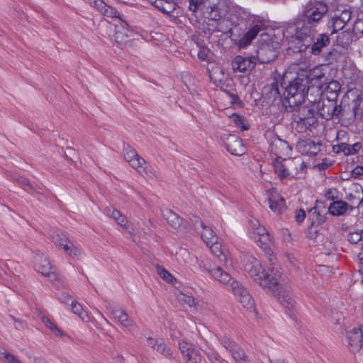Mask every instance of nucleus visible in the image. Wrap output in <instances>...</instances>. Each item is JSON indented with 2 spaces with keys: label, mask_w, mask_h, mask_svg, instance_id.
<instances>
[{
  "label": "nucleus",
  "mask_w": 363,
  "mask_h": 363,
  "mask_svg": "<svg viewBox=\"0 0 363 363\" xmlns=\"http://www.w3.org/2000/svg\"><path fill=\"white\" fill-rule=\"evenodd\" d=\"M276 260L274 256L269 255V261L271 266L264 269L261 262L251 253L246 252L242 255L245 272L263 289L272 291L284 307L292 310L296 303L289 287H283L281 284L282 274Z\"/></svg>",
  "instance_id": "nucleus-1"
},
{
  "label": "nucleus",
  "mask_w": 363,
  "mask_h": 363,
  "mask_svg": "<svg viewBox=\"0 0 363 363\" xmlns=\"http://www.w3.org/2000/svg\"><path fill=\"white\" fill-rule=\"evenodd\" d=\"M189 257V253L186 249L181 248L176 253V257L178 262H186L187 258Z\"/></svg>",
  "instance_id": "nucleus-48"
},
{
  "label": "nucleus",
  "mask_w": 363,
  "mask_h": 363,
  "mask_svg": "<svg viewBox=\"0 0 363 363\" xmlns=\"http://www.w3.org/2000/svg\"><path fill=\"white\" fill-rule=\"evenodd\" d=\"M147 345L152 347L154 350H155L156 347L157 346V344L160 342V340H155L152 337H149L147 340Z\"/></svg>",
  "instance_id": "nucleus-59"
},
{
  "label": "nucleus",
  "mask_w": 363,
  "mask_h": 363,
  "mask_svg": "<svg viewBox=\"0 0 363 363\" xmlns=\"http://www.w3.org/2000/svg\"><path fill=\"white\" fill-rule=\"evenodd\" d=\"M112 318L125 328L130 329L135 326L133 320L128 316L124 310L118 308L111 311Z\"/></svg>",
  "instance_id": "nucleus-22"
},
{
  "label": "nucleus",
  "mask_w": 363,
  "mask_h": 363,
  "mask_svg": "<svg viewBox=\"0 0 363 363\" xmlns=\"http://www.w3.org/2000/svg\"><path fill=\"white\" fill-rule=\"evenodd\" d=\"M325 197L329 200H334V190L330 189L325 194Z\"/></svg>",
  "instance_id": "nucleus-60"
},
{
  "label": "nucleus",
  "mask_w": 363,
  "mask_h": 363,
  "mask_svg": "<svg viewBox=\"0 0 363 363\" xmlns=\"http://www.w3.org/2000/svg\"><path fill=\"white\" fill-rule=\"evenodd\" d=\"M362 147V144L360 142L355 143L354 144H347L345 143H341L337 145V152H342L345 155H353L359 152Z\"/></svg>",
  "instance_id": "nucleus-28"
},
{
  "label": "nucleus",
  "mask_w": 363,
  "mask_h": 363,
  "mask_svg": "<svg viewBox=\"0 0 363 363\" xmlns=\"http://www.w3.org/2000/svg\"><path fill=\"white\" fill-rule=\"evenodd\" d=\"M353 188L354 189V191L356 193V195L353 196L352 194H350L348 196V199L350 201L352 199H357L358 202H360L363 200V190L361 186L354 184Z\"/></svg>",
  "instance_id": "nucleus-44"
},
{
  "label": "nucleus",
  "mask_w": 363,
  "mask_h": 363,
  "mask_svg": "<svg viewBox=\"0 0 363 363\" xmlns=\"http://www.w3.org/2000/svg\"><path fill=\"white\" fill-rule=\"evenodd\" d=\"M333 108H332L333 118L334 116H339L342 111L341 106L337 105L336 101L335 99H333Z\"/></svg>",
  "instance_id": "nucleus-51"
},
{
  "label": "nucleus",
  "mask_w": 363,
  "mask_h": 363,
  "mask_svg": "<svg viewBox=\"0 0 363 363\" xmlns=\"http://www.w3.org/2000/svg\"><path fill=\"white\" fill-rule=\"evenodd\" d=\"M348 209V204L343 201H333L328 208V211L333 216H342Z\"/></svg>",
  "instance_id": "nucleus-29"
},
{
  "label": "nucleus",
  "mask_w": 363,
  "mask_h": 363,
  "mask_svg": "<svg viewBox=\"0 0 363 363\" xmlns=\"http://www.w3.org/2000/svg\"><path fill=\"white\" fill-rule=\"evenodd\" d=\"M221 344L227 349L231 351L233 349L232 342L227 338H224L221 340Z\"/></svg>",
  "instance_id": "nucleus-58"
},
{
  "label": "nucleus",
  "mask_w": 363,
  "mask_h": 363,
  "mask_svg": "<svg viewBox=\"0 0 363 363\" xmlns=\"http://www.w3.org/2000/svg\"><path fill=\"white\" fill-rule=\"evenodd\" d=\"M116 222L118 225H120L123 228H124V229L128 228V220L125 216H122L121 218H120V219L118 220H116Z\"/></svg>",
  "instance_id": "nucleus-56"
},
{
  "label": "nucleus",
  "mask_w": 363,
  "mask_h": 363,
  "mask_svg": "<svg viewBox=\"0 0 363 363\" xmlns=\"http://www.w3.org/2000/svg\"><path fill=\"white\" fill-rule=\"evenodd\" d=\"M358 259L361 264H363V242L361 248V252L358 254Z\"/></svg>",
  "instance_id": "nucleus-61"
},
{
  "label": "nucleus",
  "mask_w": 363,
  "mask_h": 363,
  "mask_svg": "<svg viewBox=\"0 0 363 363\" xmlns=\"http://www.w3.org/2000/svg\"><path fill=\"white\" fill-rule=\"evenodd\" d=\"M328 11L327 5L316 0L310 1L304 10V18L309 23H318Z\"/></svg>",
  "instance_id": "nucleus-8"
},
{
  "label": "nucleus",
  "mask_w": 363,
  "mask_h": 363,
  "mask_svg": "<svg viewBox=\"0 0 363 363\" xmlns=\"http://www.w3.org/2000/svg\"><path fill=\"white\" fill-rule=\"evenodd\" d=\"M318 166L320 167V168L324 169L330 166V164L326 163L325 161H323L321 164H318Z\"/></svg>",
  "instance_id": "nucleus-64"
},
{
  "label": "nucleus",
  "mask_w": 363,
  "mask_h": 363,
  "mask_svg": "<svg viewBox=\"0 0 363 363\" xmlns=\"http://www.w3.org/2000/svg\"><path fill=\"white\" fill-rule=\"evenodd\" d=\"M363 231H354L349 233L347 239L350 243L357 244L359 242L360 245L362 246L363 242Z\"/></svg>",
  "instance_id": "nucleus-40"
},
{
  "label": "nucleus",
  "mask_w": 363,
  "mask_h": 363,
  "mask_svg": "<svg viewBox=\"0 0 363 363\" xmlns=\"http://www.w3.org/2000/svg\"><path fill=\"white\" fill-rule=\"evenodd\" d=\"M352 30L354 32L355 35L357 33L363 35V17L354 21Z\"/></svg>",
  "instance_id": "nucleus-49"
},
{
  "label": "nucleus",
  "mask_w": 363,
  "mask_h": 363,
  "mask_svg": "<svg viewBox=\"0 0 363 363\" xmlns=\"http://www.w3.org/2000/svg\"><path fill=\"white\" fill-rule=\"evenodd\" d=\"M226 150L232 155L241 156L246 150L242 140L235 135H228L223 140Z\"/></svg>",
  "instance_id": "nucleus-13"
},
{
  "label": "nucleus",
  "mask_w": 363,
  "mask_h": 363,
  "mask_svg": "<svg viewBox=\"0 0 363 363\" xmlns=\"http://www.w3.org/2000/svg\"><path fill=\"white\" fill-rule=\"evenodd\" d=\"M252 227L254 228L252 236L256 235L258 237L262 236V235H265L267 233H269L264 227L260 225L257 223V221L255 220V223L252 222Z\"/></svg>",
  "instance_id": "nucleus-45"
},
{
  "label": "nucleus",
  "mask_w": 363,
  "mask_h": 363,
  "mask_svg": "<svg viewBox=\"0 0 363 363\" xmlns=\"http://www.w3.org/2000/svg\"><path fill=\"white\" fill-rule=\"evenodd\" d=\"M190 220L194 229L200 233L201 238L207 245H210L211 243H213L217 240L213 230L210 227L206 225L199 218L193 216Z\"/></svg>",
  "instance_id": "nucleus-11"
},
{
  "label": "nucleus",
  "mask_w": 363,
  "mask_h": 363,
  "mask_svg": "<svg viewBox=\"0 0 363 363\" xmlns=\"http://www.w3.org/2000/svg\"><path fill=\"white\" fill-rule=\"evenodd\" d=\"M155 350L166 357H171L172 356V350L168 347L162 340H160V342L157 344Z\"/></svg>",
  "instance_id": "nucleus-42"
},
{
  "label": "nucleus",
  "mask_w": 363,
  "mask_h": 363,
  "mask_svg": "<svg viewBox=\"0 0 363 363\" xmlns=\"http://www.w3.org/2000/svg\"><path fill=\"white\" fill-rule=\"evenodd\" d=\"M346 338L350 350L358 351L363 345V328H354L347 332Z\"/></svg>",
  "instance_id": "nucleus-15"
},
{
  "label": "nucleus",
  "mask_w": 363,
  "mask_h": 363,
  "mask_svg": "<svg viewBox=\"0 0 363 363\" xmlns=\"http://www.w3.org/2000/svg\"><path fill=\"white\" fill-rule=\"evenodd\" d=\"M294 161L291 160L277 159L273 164L275 173L280 179H284L290 176Z\"/></svg>",
  "instance_id": "nucleus-20"
},
{
  "label": "nucleus",
  "mask_w": 363,
  "mask_h": 363,
  "mask_svg": "<svg viewBox=\"0 0 363 363\" xmlns=\"http://www.w3.org/2000/svg\"><path fill=\"white\" fill-rule=\"evenodd\" d=\"M267 199L270 209L276 213L280 214L286 209L284 199L274 189L267 191Z\"/></svg>",
  "instance_id": "nucleus-14"
},
{
  "label": "nucleus",
  "mask_w": 363,
  "mask_h": 363,
  "mask_svg": "<svg viewBox=\"0 0 363 363\" xmlns=\"http://www.w3.org/2000/svg\"><path fill=\"white\" fill-rule=\"evenodd\" d=\"M0 359L4 363H22L16 357L4 349L0 350Z\"/></svg>",
  "instance_id": "nucleus-39"
},
{
  "label": "nucleus",
  "mask_w": 363,
  "mask_h": 363,
  "mask_svg": "<svg viewBox=\"0 0 363 363\" xmlns=\"http://www.w3.org/2000/svg\"><path fill=\"white\" fill-rule=\"evenodd\" d=\"M256 65L255 57H242L236 56L232 62V68L235 72H245L251 71Z\"/></svg>",
  "instance_id": "nucleus-17"
},
{
  "label": "nucleus",
  "mask_w": 363,
  "mask_h": 363,
  "mask_svg": "<svg viewBox=\"0 0 363 363\" xmlns=\"http://www.w3.org/2000/svg\"><path fill=\"white\" fill-rule=\"evenodd\" d=\"M306 218V212L302 209L296 210L295 218L298 223H301Z\"/></svg>",
  "instance_id": "nucleus-52"
},
{
  "label": "nucleus",
  "mask_w": 363,
  "mask_h": 363,
  "mask_svg": "<svg viewBox=\"0 0 363 363\" xmlns=\"http://www.w3.org/2000/svg\"><path fill=\"white\" fill-rule=\"evenodd\" d=\"M35 270L52 282L58 280L59 276L55 267L52 266L48 258L43 254H36L34 257Z\"/></svg>",
  "instance_id": "nucleus-7"
},
{
  "label": "nucleus",
  "mask_w": 363,
  "mask_h": 363,
  "mask_svg": "<svg viewBox=\"0 0 363 363\" xmlns=\"http://www.w3.org/2000/svg\"><path fill=\"white\" fill-rule=\"evenodd\" d=\"M337 54V52L335 50H334L333 52H330L328 53V60L335 58V57L336 56Z\"/></svg>",
  "instance_id": "nucleus-63"
},
{
  "label": "nucleus",
  "mask_w": 363,
  "mask_h": 363,
  "mask_svg": "<svg viewBox=\"0 0 363 363\" xmlns=\"http://www.w3.org/2000/svg\"><path fill=\"white\" fill-rule=\"evenodd\" d=\"M231 120L238 126L240 127L242 130L248 129V127L245 125L243 118L238 114H233L231 116Z\"/></svg>",
  "instance_id": "nucleus-47"
},
{
  "label": "nucleus",
  "mask_w": 363,
  "mask_h": 363,
  "mask_svg": "<svg viewBox=\"0 0 363 363\" xmlns=\"http://www.w3.org/2000/svg\"><path fill=\"white\" fill-rule=\"evenodd\" d=\"M209 52L208 49L207 48H201L198 52V57L201 60H206L208 57V54Z\"/></svg>",
  "instance_id": "nucleus-54"
},
{
  "label": "nucleus",
  "mask_w": 363,
  "mask_h": 363,
  "mask_svg": "<svg viewBox=\"0 0 363 363\" xmlns=\"http://www.w3.org/2000/svg\"><path fill=\"white\" fill-rule=\"evenodd\" d=\"M179 350L186 359V363H201V357L199 352L186 342L179 343Z\"/></svg>",
  "instance_id": "nucleus-16"
},
{
  "label": "nucleus",
  "mask_w": 363,
  "mask_h": 363,
  "mask_svg": "<svg viewBox=\"0 0 363 363\" xmlns=\"http://www.w3.org/2000/svg\"><path fill=\"white\" fill-rule=\"evenodd\" d=\"M320 144L311 140H303L298 142L296 148L302 155L313 157L320 151Z\"/></svg>",
  "instance_id": "nucleus-19"
},
{
  "label": "nucleus",
  "mask_w": 363,
  "mask_h": 363,
  "mask_svg": "<svg viewBox=\"0 0 363 363\" xmlns=\"http://www.w3.org/2000/svg\"><path fill=\"white\" fill-rule=\"evenodd\" d=\"M127 24L121 23L120 26H116L115 32L116 41L128 48L133 46V40L130 39V34L131 32L127 28Z\"/></svg>",
  "instance_id": "nucleus-18"
},
{
  "label": "nucleus",
  "mask_w": 363,
  "mask_h": 363,
  "mask_svg": "<svg viewBox=\"0 0 363 363\" xmlns=\"http://www.w3.org/2000/svg\"><path fill=\"white\" fill-rule=\"evenodd\" d=\"M50 236L52 240L62 248H63L65 245H67L70 241L65 234L57 230L53 231Z\"/></svg>",
  "instance_id": "nucleus-32"
},
{
  "label": "nucleus",
  "mask_w": 363,
  "mask_h": 363,
  "mask_svg": "<svg viewBox=\"0 0 363 363\" xmlns=\"http://www.w3.org/2000/svg\"><path fill=\"white\" fill-rule=\"evenodd\" d=\"M157 272L160 277L167 283H172L174 278L172 274L162 267H157Z\"/></svg>",
  "instance_id": "nucleus-43"
},
{
  "label": "nucleus",
  "mask_w": 363,
  "mask_h": 363,
  "mask_svg": "<svg viewBox=\"0 0 363 363\" xmlns=\"http://www.w3.org/2000/svg\"><path fill=\"white\" fill-rule=\"evenodd\" d=\"M64 251L72 258L79 259L81 257V250L77 247L71 241L67 245H65L62 248Z\"/></svg>",
  "instance_id": "nucleus-34"
},
{
  "label": "nucleus",
  "mask_w": 363,
  "mask_h": 363,
  "mask_svg": "<svg viewBox=\"0 0 363 363\" xmlns=\"http://www.w3.org/2000/svg\"><path fill=\"white\" fill-rule=\"evenodd\" d=\"M277 56V52L272 44L269 43H261L257 50L255 60L262 64L269 63Z\"/></svg>",
  "instance_id": "nucleus-12"
},
{
  "label": "nucleus",
  "mask_w": 363,
  "mask_h": 363,
  "mask_svg": "<svg viewBox=\"0 0 363 363\" xmlns=\"http://www.w3.org/2000/svg\"><path fill=\"white\" fill-rule=\"evenodd\" d=\"M293 115V125L298 133H306L316 123L317 118L312 104L308 106L301 105L296 107Z\"/></svg>",
  "instance_id": "nucleus-5"
},
{
  "label": "nucleus",
  "mask_w": 363,
  "mask_h": 363,
  "mask_svg": "<svg viewBox=\"0 0 363 363\" xmlns=\"http://www.w3.org/2000/svg\"><path fill=\"white\" fill-rule=\"evenodd\" d=\"M264 25L263 23L258 21L254 26L250 29L239 40V47L245 48L250 45L253 39L256 38L257 34L264 29Z\"/></svg>",
  "instance_id": "nucleus-21"
},
{
  "label": "nucleus",
  "mask_w": 363,
  "mask_h": 363,
  "mask_svg": "<svg viewBox=\"0 0 363 363\" xmlns=\"http://www.w3.org/2000/svg\"><path fill=\"white\" fill-rule=\"evenodd\" d=\"M351 16L352 12L349 9L343 6L337 8L330 21L333 33H337L343 29L346 23L351 19Z\"/></svg>",
  "instance_id": "nucleus-10"
},
{
  "label": "nucleus",
  "mask_w": 363,
  "mask_h": 363,
  "mask_svg": "<svg viewBox=\"0 0 363 363\" xmlns=\"http://www.w3.org/2000/svg\"><path fill=\"white\" fill-rule=\"evenodd\" d=\"M19 182L23 185H27L29 186L30 188H33L32 185L26 179L21 178Z\"/></svg>",
  "instance_id": "nucleus-62"
},
{
  "label": "nucleus",
  "mask_w": 363,
  "mask_h": 363,
  "mask_svg": "<svg viewBox=\"0 0 363 363\" xmlns=\"http://www.w3.org/2000/svg\"><path fill=\"white\" fill-rule=\"evenodd\" d=\"M352 175L359 177L363 175V166H357L352 172Z\"/></svg>",
  "instance_id": "nucleus-57"
},
{
  "label": "nucleus",
  "mask_w": 363,
  "mask_h": 363,
  "mask_svg": "<svg viewBox=\"0 0 363 363\" xmlns=\"http://www.w3.org/2000/svg\"><path fill=\"white\" fill-rule=\"evenodd\" d=\"M308 92L307 99L320 116L326 120L332 118L333 99L323 98V93L318 86L308 87Z\"/></svg>",
  "instance_id": "nucleus-3"
},
{
  "label": "nucleus",
  "mask_w": 363,
  "mask_h": 363,
  "mask_svg": "<svg viewBox=\"0 0 363 363\" xmlns=\"http://www.w3.org/2000/svg\"><path fill=\"white\" fill-rule=\"evenodd\" d=\"M341 89L340 84L336 80L330 81L326 87V91L331 94V99H335L337 96L338 92Z\"/></svg>",
  "instance_id": "nucleus-37"
},
{
  "label": "nucleus",
  "mask_w": 363,
  "mask_h": 363,
  "mask_svg": "<svg viewBox=\"0 0 363 363\" xmlns=\"http://www.w3.org/2000/svg\"><path fill=\"white\" fill-rule=\"evenodd\" d=\"M208 359L211 363H223L216 354L211 353L208 354Z\"/></svg>",
  "instance_id": "nucleus-55"
},
{
  "label": "nucleus",
  "mask_w": 363,
  "mask_h": 363,
  "mask_svg": "<svg viewBox=\"0 0 363 363\" xmlns=\"http://www.w3.org/2000/svg\"><path fill=\"white\" fill-rule=\"evenodd\" d=\"M201 3L202 0H189V9L195 11Z\"/></svg>",
  "instance_id": "nucleus-53"
},
{
  "label": "nucleus",
  "mask_w": 363,
  "mask_h": 363,
  "mask_svg": "<svg viewBox=\"0 0 363 363\" xmlns=\"http://www.w3.org/2000/svg\"><path fill=\"white\" fill-rule=\"evenodd\" d=\"M306 79L296 78L286 87L284 93L286 102L291 108H295L301 105L307 98Z\"/></svg>",
  "instance_id": "nucleus-4"
},
{
  "label": "nucleus",
  "mask_w": 363,
  "mask_h": 363,
  "mask_svg": "<svg viewBox=\"0 0 363 363\" xmlns=\"http://www.w3.org/2000/svg\"><path fill=\"white\" fill-rule=\"evenodd\" d=\"M42 322L52 331V333L57 337H62L63 332L57 328L54 321L48 316L43 315L41 317Z\"/></svg>",
  "instance_id": "nucleus-33"
},
{
  "label": "nucleus",
  "mask_w": 363,
  "mask_h": 363,
  "mask_svg": "<svg viewBox=\"0 0 363 363\" xmlns=\"http://www.w3.org/2000/svg\"><path fill=\"white\" fill-rule=\"evenodd\" d=\"M71 306H72V312L78 315L82 318H83L82 315L84 313V311H83V308H82V306L77 301H72Z\"/></svg>",
  "instance_id": "nucleus-50"
},
{
  "label": "nucleus",
  "mask_w": 363,
  "mask_h": 363,
  "mask_svg": "<svg viewBox=\"0 0 363 363\" xmlns=\"http://www.w3.org/2000/svg\"><path fill=\"white\" fill-rule=\"evenodd\" d=\"M177 298L181 303L186 304L189 307H196L198 303V301L194 297L184 293H179Z\"/></svg>",
  "instance_id": "nucleus-35"
},
{
  "label": "nucleus",
  "mask_w": 363,
  "mask_h": 363,
  "mask_svg": "<svg viewBox=\"0 0 363 363\" xmlns=\"http://www.w3.org/2000/svg\"><path fill=\"white\" fill-rule=\"evenodd\" d=\"M163 216L167 223L177 230L184 232L185 227L182 225V218L171 210H166L163 212Z\"/></svg>",
  "instance_id": "nucleus-24"
},
{
  "label": "nucleus",
  "mask_w": 363,
  "mask_h": 363,
  "mask_svg": "<svg viewBox=\"0 0 363 363\" xmlns=\"http://www.w3.org/2000/svg\"><path fill=\"white\" fill-rule=\"evenodd\" d=\"M253 239L261 247L266 248V247L271 242V237L269 233L262 235L257 238L256 235H253Z\"/></svg>",
  "instance_id": "nucleus-41"
},
{
  "label": "nucleus",
  "mask_w": 363,
  "mask_h": 363,
  "mask_svg": "<svg viewBox=\"0 0 363 363\" xmlns=\"http://www.w3.org/2000/svg\"><path fill=\"white\" fill-rule=\"evenodd\" d=\"M265 97L268 99L269 102H274L277 99H280V92L277 82H273L271 84L264 87Z\"/></svg>",
  "instance_id": "nucleus-30"
},
{
  "label": "nucleus",
  "mask_w": 363,
  "mask_h": 363,
  "mask_svg": "<svg viewBox=\"0 0 363 363\" xmlns=\"http://www.w3.org/2000/svg\"><path fill=\"white\" fill-rule=\"evenodd\" d=\"M210 248L213 255L218 258V259L223 263L228 261V252L223 250L220 243L217 242L216 240L213 243L210 244Z\"/></svg>",
  "instance_id": "nucleus-31"
},
{
  "label": "nucleus",
  "mask_w": 363,
  "mask_h": 363,
  "mask_svg": "<svg viewBox=\"0 0 363 363\" xmlns=\"http://www.w3.org/2000/svg\"><path fill=\"white\" fill-rule=\"evenodd\" d=\"M123 155L124 160L128 162L130 166L136 169L141 175L147 177L154 175L152 168L146 165L145 160L129 145H123Z\"/></svg>",
  "instance_id": "nucleus-6"
},
{
  "label": "nucleus",
  "mask_w": 363,
  "mask_h": 363,
  "mask_svg": "<svg viewBox=\"0 0 363 363\" xmlns=\"http://www.w3.org/2000/svg\"><path fill=\"white\" fill-rule=\"evenodd\" d=\"M315 25L314 23H309L308 20L297 22L296 24V38L303 42V45L309 46L313 41L316 33Z\"/></svg>",
  "instance_id": "nucleus-9"
},
{
  "label": "nucleus",
  "mask_w": 363,
  "mask_h": 363,
  "mask_svg": "<svg viewBox=\"0 0 363 363\" xmlns=\"http://www.w3.org/2000/svg\"><path fill=\"white\" fill-rule=\"evenodd\" d=\"M105 213L112 218L115 221L118 220L123 216L118 210L113 207H107L104 210Z\"/></svg>",
  "instance_id": "nucleus-46"
},
{
  "label": "nucleus",
  "mask_w": 363,
  "mask_h": 363,
  "mask_svg": "<svg viewBox=\"0 0 363 363\" xmlns=\"http://www.w3.org/2000/svg\"><path fill=\"white\" fill-rule=\"evenodd\" d=\"M354 35H355L353 30H350L348 29L347 30L343 31L340 33V35L337 37L340 43L342 45H347L353 40Z\"/></svg>",
  "instance_id": "nucleus-36"
},
{
  "label": "nucleus",
  "mask_w": 363,
  "mask_h": 363,
  "mask_svg": "<svg viewBox=\"0 0 363 363\" xmlns=\"http://www.w3.org/2000/svg\"><path fill=\"white\" fill-rule=\"evenodd\" d=\"M313 43L311 45V53L313 55H318L322 48L327 47L330 43V39L326 34H320L316 38L315 41H313Z\"/></svg>",
  "instance_id": "nucleus-27"
},
{
  "label": "nucleus",
  "mask_w": 363,
  "mask_h": 363,
  "mask_svg": "<svg viewBox=\"0 0 363 363\" xmlns=\"http://www.w3.org/2000/svg\"><path fill=\"white\" fill-rule=\"evenodd\" d=\"M206 269L214 281L230 290L244 308L249 311L255 310V300L248 290L228 272L219 266H209Z\"/></svg>",
  "instance_id": "nucleus-2"
},
{
  "label": "nucleus",
  "mask_w": 363,
  "mask_h": 363,
  "mask_svg": "<svg viewBox=\"0 0 363 363\" xmlns=\"http://www.w3.org/2000/svg\"><path fill=\"white\" fill-rule=\"evenodd\" d=\"M328 212L321 202H316L315 206L310 209L308 214L312 219L315 218L318 223L320 224L325 221V214Z\"/></svg>",
  "instance_id": "nucleus-25"
},
{
  "label": "nucleus",
  "mask_w": 363,
  "mask_h": 363,
  "mask_svg": "<svg viewBox=\"0 0 363 363\" xmlns=\"http://www.w3.org/2000/svg\"><path fill=\"white\" fill-rule=\"evenodd\" d=\"M271 150L279 160L282 156L289 155L291 149L289 145L284 140L278 139L271 144Z\"/></svg>",
  "instance_id": "nucleus-23"
},
{
  "label": "nucleus",
  "mask_w": 363,
  "mask_h": 363,
  "mask_svg": "<svg viewBox=\"0 0 363 363\" xmlns=\"http://www.w3.org/2000/svg\"><path fill=\"white\" fill-rule=\"evenodd\" d=\"M233 358L237 363H249L247 356L244 351L239 348H233L230 351Z\"/></svg>",
  "instance_id": "nucleus-38"
},
{
  "label": "nucleus",
  "mask_w": 363,
  "mask_h": 363,
  "mask_svg": "<svg viewBox=\"0 0 363 363\" xmlns=\"http://www.w3.org/2000/svg\"><path fill=\"white\" fill-rule=\"evenodd\" d=\"M93 4L104 16L111 18L117 16V11L113 7L108 6L103 0H94Z\"/></svg>",
  "instance_id": "nucleus-26"
}]
</instances>
